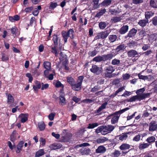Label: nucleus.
Returning a JSON list of instances; mask_svg holds the SVG:
<instances>
[{
  "mask_svg": "<svg viewBox=\"0 0 157 157\" xmlns=\"http://www.w3.org/2000/svg\"><path fill=\"white\" fill-rule=\"evenodd\" d=\"M124 49V44H121L118 46L115 49H113L110 53L95 56L93 58L92 61L96 62L110 61L118 54L122 52Z\"/></svg>",
  "mask_w": 157,
  "mask_h": 157,
  "instance_id": "nucleus-1",
  "label": "nucleus"
},
{
  "mask_svg": "<svg viewBox=\"0 0 157 157\" xmlns=\"http://www.w3.org/2000/svg\"><path fill=\"white\" fill-rule=\"evenodd\" d=\"M145 91V89L144 88L138 89L136 92L137 95L133 96L129 98V99H127V101L128 102H132L138 101H140L143 100H144L147 98H148L150 96L149 93H143Z\"/></svg>",
  "mask_w": 157,
  "mask_h": 157,
  "instance_id": "nucleus-2",
  "label": "nucleus"
},
{
  "mask_svg": "<svg viewBox=\"0 0 157 157\" xmlns=\"http://www.w3.org/2000/svg\"><path fill=\"white\" fill-rule=\"evenodd\" d=\"M106 71L105 76L106 78H110L113 77L112 73L115 70L113 66L112 65H109L106 66L104 69Z\"/></svg>",
  "mask_w": 157,
  "mask_h": 157,
  "instance_id": "nucleus-3",
  "label": "nucleus"
},
{
  "mask_svg": "<svg viewBox=\"0 0 157 157\" xmlns=\"http://www.w3.org/2000/svg\"><path fill=\"white\" fill-rule=\"evenodd\" d=\"M73 31L71 29H69L67 32L64 31H62V34L65 43L67 42L68 37H70L71 38H73Z\"/></svg>",
  "mask_w": 157,
  "mask_h": 157,
  "instance_id": "nucleus-4",
  "label": "nucleus"
},
{
  "mask_svg": "<svg viewBox=\"0 0 157 157\" xmlns=\"http://www.w3.org/2000/svg\"><path fill=\"white\" fill-rule=\"evenodd\" d=\"M102 69L101 68H99L97 65H92L91 68L90 69V71L96 74L97 75H99L102 72Z\"/></svg>",
  "mask_w": 157,
  "mask_h": 157,
  "instance_id": "nucleus-5",
  "label": "nucleus"
},
{
  "mask_svg": "<svg viewBox=\"0 0 157 157\" xmlns=\"http://www.w3.org/2000/svg\"><path fill=\"white\" fill-rule=\"evenodd\" d=\"M109 33L107 31H105L100 32L94 38V40H97L99 39H104L107 37L109 35Z\"/></svg>",
  "mask_w": 157,
  "mask_h": 157,
  "instance_id": "nucleus-6",
  "label": "nucleus"
},
{
  "mask_svg": "<svg viewBox=\"0 0 157 157\" xmlns=\"http://www.w3.org/2000/svg\"><path fill=\"white\" fill-rule=\"evenodd\" d=\"M79 152L82 155H87L90 154V150L88 148L83 147L79 150Z\"/></svg>",
  "mask_w": 157,
  "mask_h": 157,
  "instance_id": "nucleus-7",
  "label": "nucleus"
},
{
  "mask_svg": "<svg viewBox=\"0 0 157 157\" xmlns=\"http://www.w3.org/2000/svg\"><path fill=\"white\" fill-rule=\"evenodd\" d=\"M137 30L135 28H132L131 29L128 33L127 35L125 37L127 38L128 37L129 38L134 37L136 34Z\"/></svg>",
  "mask_w": 157,
  "mask_h": 157,
  "instance_id": "nucleus-8",
  "label": "nucleus"
},
{
  "mask_svg": "<svg viewBox=\"0 0 157 157\" xmlns=\"http://www.w3.org/2000/svg\"><path fill=\"white\" fill-rule=\"evenodd\" d=\"M129 29V26L127 25H123L119 29V32L120 34L122 35L127 32Z\"/></svg>",
  "mask_w": 157,
  "mask_h": 157,
  "instance_id": "nucleus-9",
  "label": "nucleus"
},
{
  "mask_svg": "<svg viewBox=\"0 0 157 157\" xmlns=\"http://www.w3.org/2000/svg\"><path fill=\"white\" fill-rule=\"evenodd\" d=\"M106 148L103 145L98 146V148L96 150L95 152L97 153H104L106 152Z\"/></svg>",
  "mask_w": 157,
  "mask_h": 157,
  "instance_id": "nucleus-10",
  "label": "nucleus"
},
{
  "mask_svg": "<svg viewBox=\"0 0 157 157\" xmlns=\"http://www.w3.org/2000/svg\"><path fill=\"white\" fill-rule=\"evenodd\" d=\"M28 117V114H27L21 113L19 116V117L20 119V121L22 123L25 122L27 121Z\"/></svg>",
  "mask_w": 157,
  "mask_h": 157,
  "instance_id": "nucleus-11",
  "label": "nucleus"
},
{
  "mask_svg": "<svg viewBox=\"0 0 157 157\" xmlns=\"http://www.w3.org/2000/svg\"><path fill=\"white\" fill-rule=\"evenodd\" d=\"M24 142L23 141L19 142L17 146V149L16 152L17 153H19L22 150V147L23 146Z\"/></svg>",
  "mask_w": 157,
  "mask_h": 157,
  "instance_id": "nucleus-12",
  "label": "nucleus"
},
{
  "mask_svg": "<svg viewBox=\"0 0 157 157\" xmlns=\"http://www.w3.org/2000/svg\"><path fill=\"white\" fill-rule=\"evenodd\" d=\"M99 129H101V134L105 135L110 133L114 128H99Z\"/></svg>",
  "mask_w": 157,
  "mask_h": 157,
  "instance_id": "nucleus-13",
  "label": "nucleus"
},
{
  "mask_svg": "<svg viewBox=\"0 0 157 157\" xmlns=\"http://www.w3.org/2000/svg\"><path fill=\"white\" fill-rule=\"evenodd\" d=\"M127 54L128 57H133L135 56L136 55H138V53L136 50L131 49L127 52Z\"/></svg>",
  "mask_w": 157,
  "mask_h": 157,
  "instance_id": "nucleus-14",
  "label": "nucleus"
},
{
  "mask_svg": "<svg viewBox=\"0 0 157 157\" xmlns=\"http://www.w3.org/2000/svg\"><path fill=\"white\" fill-rule=\"evenodd\" d=\"M130 145L128 144L123 143L119 147L120 149L122 151H126L129 150Z\"/></svg>",
  "mask_w": 157,
  "mask_h": 157,
  "instance_id": "nucleus-15",
  "label": "nucleus"
},
{
  "mask_svg": "<svg viewBox=\"0 0 157 157\" xmlns=\"http://www.w3.org/2000/svg\"><path fill=\"white\" fill-rule=\"evenodd\" d=\"M150 145V144L147 143H145L144 142L140 143L139 144L138 146L139 149L140 150H143L148 147Z\"/></svg>",
  "mask_w": 157,
  "mask_h": 157,
  "instance_id": "nucleus-16",
  "label": "nucleus"
},
{
  "mask_svg": "<svg viewBox=\"0 0 157 157\" xmlns=\"http://www.w3.org/2000/svg\"><path fill=\"white\" fill-rule=\"evenodd\" d=\"M129 107H126L125 108L119 111H116L114 113L110 115V116H113L114 115H120V114L123 113L124 112H125L126 111H127L129 109ZM110 117L109 116L108 117Z\"/></svg>",
  "mask_w": 157,
  "mask_h": 157,
  "instance_id": "nucleus-17",
  "label": "nucleus"
},
{
  "mask_svg": "<svg viewBox=\"0 0 157 157\" xmlns=\"http://www.w3.org/2000/svg\"><path fill=\"white\" fill-rule=\"evenodd\" d=\"M59 104L60 105L63 106L66 105V102L65 97L63 95H60L59 97Z\"/></svg>",
  "mask_w": 157,
  "mask_h": 157,
  "instance_id": "nucleus-18",
  "label": "nucleus"
},
{
  "mask_svg": "<svg viewBox=\"0 0 157 157\" xmlns=\"http://www.w3.org/2000/svg\"><path fill=\"white\" fill-rule=\"evenodd\" d=\"M131 133V132H128L122 133L119 136V139L121 141H123L125 140L128 138V134H129Z\"/></svg>",
  "mask_w": 157,
  "mask_h": 157,
  "instance_id": "nucleus-19",
  "label": "nucleus"
},
{
  "mask_svg": "<svg viewBox=\"0 0 157 157\" xmlns=\"http://www.w3.org/2000/svg\"><path fill=\"white\" fill-rule=\"evenodd\" d=\"M108 140V139L107 137H101L96 139L95 141V143L97 144H101L107 141Z\"/></svg>",
  "mask_w": 157,
  "mask_h": 157,
  "instance_id": "nucleus-20",
  "label": "nucleus"
},
{
  "mask_svg": "<svg viewBox=\"0 0 157 157\" xmlns=\"http://www.w3.org/2000/svg\"><path fill=\"white\" fill-rule=\"evenodd\" d=\"M125 89L124 86H122L120 88H119L114 93L112 94L110 96L111 98H113L115 97L118 93L120 92H121L122 91H123Z\"/></svg>",
  "mask_w": 157,
  "mask_h": 157,
  "instance_id": "nucleus-21",
  "label": "nucleus"
},
{
  "mask_svg": "<svg viewBox=\"0 0 157 157\" xmlns=\"http://www.w3.org/2000/svg\"><path fill=\"white\" fill-rule=\"evenodd\" d=\"M155 138L154 136H151L148 137L146 139V141L147 143L151 144L155 142Z\"/></svg>",
  "mask_w": 157,
  "mask_h": 157,
  "instance_id": "nucleus-22",
  "label": "nucleus"
},
{
  "mask_svg": "<svg viewBox=\"0 0 157 157\" xmlns=\"http://www.w3.org/2000/svg\"><path fill=\"white\" fill-rule=\"evenodd\" d=\"M154 14V13L151 11H147L145 13V19L148 21V19L150 18Z\"/></svg>",
  "mask_w": 157,
  "mask_h": 157,
  "instance_id": "nucleus-23",
  "label": "nucleus"
},
{
  "mask_svg": "<svg viewBox=\"0 0 157 157\" xmlns=\"http://www.w3.org/2000/svg\"><path fill=\"white\" fill-rule=\"evenodd\" d=\"M149 3L151 7L157 8V0H150Z\"/></svg>",
  "mask_w": 157,
  "mask_h": 157,
  "instance_id": "nucleus-24",
  "label": "nucleus"
},
{
  "mask_svg": "<svg viewBox=\"0 0 157 157\" xmlns=\"http://www.w3.org/2000/svg\"><path fill=\"white\" fill-rule=\"evenodd\" d=\"M148 22V21L146 19L140 20L138 22V24L142 27H144L146 26Z\"/></svg>",
  "mask_w": 157,
  "mask_h": 157,
  "instance_id": "nucleus-25",
  "label": "nucleus"
},
{
  "mask_svg": "<svg viewBox=\"0 0 157 157\" xmlns=\"http://www.w3.org/2000/svg\"><path fill=\"white\" fill-rule=\"evenodd\" d=\"M113 116V117L111 120V122L112 124H115L117 122L120 117V115H114Z\"/></svg>",
  "mask_w": 157,
  "mask_h": 157,
  "instance_id": "nucleus-26",
  "label": "nucleus"
},
{
  "mask_svg": "<svg viewBox=\"0 0 157 157\" xmlns=\"http://www.w3.org/2000/svg\"><path fill=\"white\" fill-rule=\"evenodd\" d=\"M97 47H95L94 49L92 51H90L88 53V54L90 56L94 57L96 56L98 51L97 50Z\"/></svg>",
  "mask_w": 157,
  "mask_h": 157,
  "instance_id": "nucleus-27",
  "label": "nucleus"
},
{
  "mask_svg": "<svg viewBox=\"0 0 157 157\" xmlns=\"http://www.w3.org/2000/svg\"><path fill=\"white\" fill-rule=\"evenodd\" d=\"M108 38L110 43H111L115 42L117 40V37L116 35H109Z\"/></svg>",
  "mask_w": 157,
  "mask_h": 157,
  "instance_id": "nucleus-28",
  "label": "nucleus"
},
{
  "mask_svg": "<svg viewBox=\"0 0 157 157\" xmlns=\"http://www.w3.org/2000/svg\"><path fill=\"white\" fill-rule=\"evenodd\" d=\"M44 152L43 149H41L39 150L36 153L35 156V157H39L44 154Z\"/></svg>",
  "mask_w": 157,
  "mask_h": 157,
  "instance_id": "nucleus-29",
  "label": "nucleus"
},
{
  "mask_svg": "<svg viewBox=\"0 0 157 157\" xmlns=\"http://www.w3.org/2000/svg\"><path fill=\"white\" fill-rule=\"evenodd\" d=\"M44 68L47 70H50L51 68V63L48 61H44L43 63Z\"/></svg>",
  "mask_w": 157,
  "mask_h": 157,
  "instance_id": "nucleus-30",
  "label": "nucleus"
},
{
  "mask_svg": "<svg viewBox=\"0 0 157 157\" xmlns=\"http://www.w3.org/2000/svg\"><path fill=\"white\" fill-rule=\"evenodd\" d=\"M107 104V102H105V103L102 104L98 108L97 110V112L99 113V112L101 111L103 109H105Z\"/></svg>",
  "mask_w": 157,
  "mask_h": 157,
  "instance_id": "nucleus-31",
  "label": "nucleus"
},
{
  "mask_svg": "<svg viewBox=\"0 0 157 157\" xmlns=\"http://www.w3.org/2000/svg\"><path fill=\"white\" fill-rule=\"evenodd\" d=\"M17 132L16 131H13L12 133L10 135V140L12 142H14L16 137V134H17Z\"/></svg>",
  "mask_w": 157,
  "mask_h": 157,
  "instance_id": "nucleus-32",
  "label": "nucleus"
},
{
  "mask_svg": "<svg viewBox=\"0 0 157 157\" xmlns=\"http://www.w3.org/2000/svg\"><path fill=\"white\" fill-rule=\"evenodd\" d=\"M106 12V9H101L99 12L96 15L95 17H98L99 18L104 13Z\"/></svg>",
  "mask_w": 157,
  "mask_h": 157,
  "instance_id": "nucleus-33",
  "label": "nucleus"
},
{
  "mask_svg": "<svg viewBox=\"0 0 157 157\" xmlns=\"http://www.w3.org/2000/svg\"><path fill=\"white\" fill-rule=\"evenodd\" d=\"M62 147V146L59 144H56L55 143L52 144L51 145V148L52 149H56L58 148H59Z\"/></svg>",
  "mask_w": 157,
  "mask_h": 157,
  "instance_id": "nucleus-34",
  "label": "nucleus"
},
{
  "mask_svg": "<svg viewBox=\"0 0 157 157\" xmlns=\"http://www.w3.org/2000/svg\"><path fill=\"white\" fill-rule=\"evenodd\" d=\"M112 1L111 0H104L102 2V5L104 6H107L111 4Z\"/></svg>",
  "mask_w": 157,
  "mask_h": 157,
  "instance_id": "nucleus-35",
  "label": "nucleus"
},
{
  "mask_svg": "<svg viewBox=\"0 0 157 157\" xmlns=\"http://www.w3.org/2000/svg\"><path fill=\"white\" fill-rule=\"evenodd\" d=\"M51 52L54 54L56 56H57L58 53L57 51L56 45L52 46L51 48Z\"/></svg>",
  "mask_w": 157,
  "mask_h": 157,
  "instance_id": "nucleus-36",
  "label": "nucleus"
},
{
  "mask_svg": "<svg viewBox=\"0 0 157 157\" xmlns=\"http://www.w3.org/2000/svg\"><path fill=\"white\" fill-rule=\"evenodd\" d=\"M106 27V24L105 22H101L99 23V27L101 29H103Z\"/></svg>",
  "mask_w": 157,
  "mask_h": 157,
  "instance_id": "nucleus-37",
  "label": "nucleus"
},
{
  "mask_svg": "<svg viewBox=\"0 0 157 157\" xmlns=\"http://www.w3.org/2000/svg\"><path fill=\"white\" fill-rule=\"evenodd\" d=\"M14 101V99L13 97L10 94H9L8 96V103L10 104L13 103Z\"/></svg>",
  "mask_w": 157,
  "mask_h": 157,
  "instance_id": "nucleus-38",
  "label": "nucleus"
},
{
  "mask_svg": "<svg viewBox=\"0 0 157 157\" xmlns=\"http://www.w3.org/2000/svg\"><path fill=\"white\" fill-rule=\"evenodd\" d=\"M120 60L119 59L115 58L111 62V64L113 65H118L120 63Z\"/></svg>",
  "mask_w": 157,
  "mask_h": 157,
  "instance_id": "nucleus-39",
  "label": "nucleus"
},
{
  "mask_svg": "<svg viewBox=\"0 0 157 157\" xmlns=\"http://www.w3.org/2000/svg\"><path fill=\"white\" fill-rule=\"evenodd\" d=\"M55 86L56 87H63V85L61 83V82L58 81H56L53 83Z\"/></svg>",
  "mask_w": 157,
  "mask_h": 157,
  "instance_id": "nucleus-40",
  "label": "nucleus"
},
{
  "mask_svg": "<svg viewBox=\"0 0 157 157\" xmlns=\"http://www.w3.org/2000/svg\"><path fill=\"white\" fill-rule=\"evenodd\" d=\"M136 44V42L133 40H132L130 41L129 43L127 44L128 46L130 48L134 47Z\"/></svg>",
  "mask_w": 157,
  "mask_h": 157,
  "instance_id": "nucleus-41",
  "label": "nucleus"
},
{
  "mask_svg": "<svg viewBox=\"0 0 157 157\" xmlns=\"http://www.w3.org/2000/svg\"><path fill=\"white\" fill-rule=\"evenodd\" d=\"M72 86V88L75 90L78 91V83H77V84L73 83Z\"/></svg>",
  "mask_w": 157,
  "mask_h": 157,
  "instance_id": "nucleus-42",
  "label": "nucleus"
},
{
  "mask_svg": "<svg viewBox=\"0 0 157 157\" xmlns=\"http://www.w3.org/2000/svg\"><path fill=\"white\" fill-rule=\"evenodd\" d=\"M85 128H81L80 130H79V140H82L83 139H82V137H80V135H81L82 136L83 135L84 132L85 131Z\"/></svg>",
  "mask_w": 157,
  "mask_h": 157,
  "instance_id": "nucleus-43",
  "label": "nucleus"
},
{
  "mask_svg": "<svg viewBox=\"0 0 157 157\" xmlns=\"http://www.w3.org/2000/svg\"><path fill=\"white\" fill-rule=\"evenodd\" d=\"M152 23L154 26L157 25V16H154L152 20Z\"/></svg>",
  "mask_w": 157,
  "mask_h": 157,
  "instance_id": "nucleus-44",
  "label": "nucleus"
},
{
  "mask_svg": "<svg viewBox=\"0 0 157 157\" xmlns=\"http://www.w3.org/2000/svg\"><path fill=\"white\" fill-rule=\"evenodd\" d=\"M138 77L139 79L143 80L147 79L148 78L147 76H144L141 75L140 73L138 74Z\"/></svg>",
  "mask_w": 157,
  "mask_h": 157,
  "instance_id": "nucleus-45",
  "label": "nucleus"
},
{
  "mask_svg": "<svg viewBox=\"0 0 157 157\" xmlns=\"http://www.w3.org/2000/svg\"><path fill=\"white\" fill-rule=\"evenodd\" d=\"M146 32L144 30H140L139 33V35L141 37L146 36Z\"/></svg>",
  "mask_w": 157,
  "mask_h": 157,
  "instance_id": "nucleus-46",
  "label": "nucleus"
},
{
  "mask_svg": "<svg viewBox=\"0 0 157 157\" xmlns=\"http://www.w3.org/2000/svg\"><path fill=\"white\" fill-rule=\"evenodd\" d=\"M58 37L57 35H54L53 36V40L54 43L55 45L58 44Z\"/></svg>",
  "mask_w": 157,
  "mask_h": 157,
  "instance_id": "nucleus-47",
  "label": "nucleus"
},
{
  "mask_svg": "<svg viewBox=\"0 0 157 157\" xmlns=\"http://www.w3.org/2000/svg\"><path fill=\"white\" fill-rule=\"evenodd\" d=\"M121 154L119 151L116 150L113 153V155L114 157H118Z\"/></svg>",
  "mask_w": 157,
  "mask_h": 157,
  "instance_id": "nucleus-48",
  "label": "nucleus"
},
{
  "mask_svg": "<svg viewBox=\"0 0 157 157\" xmlns=\"http://www.w3.org/2000/svg\"><path fill=\"white\" fill-rule=\"evenodd\" d=\"M67 80L68 82H69L71 85L75 83L74 79L71 77H67Z\"/></svg>",
  "mask_w": 157,
  "mask_h": 157,
  "instance_id": "nucleus-49",
  "label": "nucleus"
},
{
  "mask_svg": "<svg viewBox=\"0 0 157 157\" xmlns=\"http://www.w3.org/2000/svg\"><path fill=\"white\" fill-rule=\"evenodd\" d=\"M98 124V123H90L87 128H95L97 127Z\"/></svg>",
  "mask_w": 157,
  "mask_h": 157,
  "instance_id": "nucleus-50",
  "label": "nucleus"
},
{
  "mask_svg": "<svg viewBox=\"0 0 157 157\" xmlns=\"http://www.w3.org/2000/svg\"><path fill=\"white\" fill-rule=\"evenodd\" d=\"M130 77V75L129 74L125 73L123 75V80H127Z\"/></svg>",
  "mask_w": 157,
  "mask_h": 157,
  "instance_id": "nucleus-51",
  "label": "nucleus"
},
{
  "mask_svg": "<svg viewBox=\"0 0 157 157\" xmlns=\"http://www.w3.org/2000/svg\"><path fill=\"white\" fill-rule=\"evenodd\" d=\"M17 31H18V29L15 27H14L11 29V33L16 36Z\"/></svg>",
  "mask_w": 157,
  "mask_h": 157,
  "instance_id": "nucleus-52",
  "label": "nucleus"
},
{
  "mask_svg": "<svg viewBox=\"0 0 157 157\" xmlns=\"http://www.w3.org/2000/svg\"><path fill=\"white\" fill-rule=\"evenodd\" d=\"M93 101L92 99H83L82 102L83 103L87 104H90L92 103Z\"/></svg>",
  "mask_w": 157,
  "mask_h": 157,
  "instance_id": "nucleus-53",
  "label": "nucleus"
},
{
  "mask_svg": "<svg viewBox=\"0 0 157 157\" xmlns=\"http://www.w3.org/2000/svg\"><path fill=\"white\" fill-rule=\"evenodd\" d=\"M121 20V19L120 17H115L112 19V20L114 23H116L120 21Z\"/></svg>",
  "mask_w": 157,
  "mask_h": 157,
  "instance_id": "nucleus-54",
  "label": "nucleus"
},
{
  "mask_svg": "<svg viewBox=\"0 0 157 157\" xmlns=\"http://www.w3.org/2000/svg\"><path fill=\"white\" fill-rule=\"evenodd\" d=\"M49 87V85L48 84H44L43 83H42V87L41 89L43 90L44 89H47Z\"/></svg>",
  "mask_w": 157,
  "mask_h": 157,
  "instance_id": "nucleus-55",
  "label": "nucleus"
},
{
  "mask_svg": "<svg viewBox=\"0 0 157 157\" xmlns=\"http://www.w3.org/2000/svg\"><path fill=\"white\" fill-rule=\"evenodd\" d=\"M143 2V0H132V3L135 4H138L141 3Z\"/></svg>",
  "mask_w": 157,
  "mask_h": 157,
  "instance_id": "nucleus-56",
  "label": "nucleus"
},
{
  "mask_svg": "<svg viewBox=\"0 0 157 157\" xmlns=\"http://www.w3.org/2000/svg\"><path fill=\"white\" fill-rule=\"evenodd\" d=\"M140 135L136 136L133 138V141L138 142L140 139Z\"/></svg>",
  "mask_w": 157,
  "mask_h": 157,
  "instance_id": "nucleus-57",
  "label": "nucleus"
},
{
  "mask_svg": "<svg viewBox=\"0 0 157 157\" xmlns=\"http://www.w3.org/2000/svg\"><path fill=\"white\" fill-rule=\"evenodd\" d=\"M105 82V79L103 78H100L98 79L97 83L99 85H102L104 84Z\"/></svg>",
  "mask_w": 157,
  "mask_h": 157,
  "instance_id": "nucleus-58",
  "label": "nucleus"
},
{
  "mask_svg": "<svg viewBox=\"0 0 157 157\" xmlns=\"http://www.w3.org/2000/svg\"><path fill=\"white\" fill-rule=\"evenodd\" d=\"M57 6V4L56 3L51 2L50 6V8L51 9H53L56 8Z\"/></svg>",
  "mask_w": 157,
  "mask_h": 157,
  "instance_id": "nucleus-59",
  "label": "nucleus"
},
{
  "mask_svg": "<svg viewBox=\"0 0 157 157\" xmlns=\"http://www.w3.org/2000/svg\"><path fill=\"white\" fill-rule=\"evenodd\" d=\"M33 10V7H30L26 8L25 10V11L26 13H30Z\"/></svg>",
  "mask_w": 157,
  "mask_h": 157,
  "instance_id": "nucleus-60",
  "label": "nucleus"
},
{
  "mask_svg": "<svg viewBox=\"0 0 157 157\" xmlns=\"http://www.w3.org/2000/svg\"><path fill=\"white\" fill-rule=\"evenodd\" d=\"M39 128H45V125L43 121H41L38 124Z\"/></svg>",
  "mask_w": 157,
  "mask_h": 157,
  "instance_id": "nucleus-61",
  "label": "nucleus"
},
{
  "mask_svg": "<svg viewBox=\"0 0 157 157\" xmlns=\"http://www.w3.org/2000/svg\"><path fill=\"white\" fill-rule=\"evenodd\" d=\"M8 59V57L6 56L5 54H3L2 55V60L3 61H5Z\"/></svg>",
  "mask_w": 157,
  "mask_h": 157,
  "instance_id": "nucleus-62",
  "label": "nucleus"
},
{
  "mask_svg": "<svg viewBox=\"0 0 157 157\" xmlns=\"http://www.w3.org/2000/svg\"><path fill=\"white\" fill-rule=\"evenodd\" d=\"M90 144L88 143H84L82 144H79V147H86L87 146H90Z\"/></svg>",
  "mask_w": 157,
  "mask_h": 157,
  "instance_id": "nucleus-63",
  "label": "nucleus"
},
{
  "mask_svg": "<svg viewBox=\"0 0 157 157\" xmlns=\"http://www.w3.org/2000/svg\"><path fill=\"white\" fill-rule=\"evenodd\" d=\"M55 115L53 113H51L49 115H48V118L49 119L50 121H52L54 118V117H55Z\"/></svg>",
  "mask_w": 157,
  "mask_h": 157,
  "instance_id": "nucleus-64",
  "label": "nucleus"
}]
</instances>
